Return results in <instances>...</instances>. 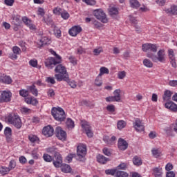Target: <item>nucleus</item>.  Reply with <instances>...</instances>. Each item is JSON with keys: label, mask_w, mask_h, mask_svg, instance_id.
<instances>
[{"label": "nucleus", "mask_w": 177, "mask_h": 177, "mask_svg": "<svg viewBox=\"0 0 177 177\" xmlns=\"http://www.w3.org/2000/svg\"><path fill=\"white\" fill-rule=\"evenodd\" d=\"M55 72L58 73L55 74V77L57 81H68V74H67V69L62 64H58L55 68Z\"/></svg>", "instance_id": "nucleus-1"}, {"label": "nucleus", "mask_w": 177, "mask_h": 177, "mask_svg": "<svg viewBox=\"0 0 177 177\" xmlns=\"http://www.w3.org/2000/svg\"><path fill=\"white\" fill-rule=\"evenodd\" d=\"M55 57H48L45 60L44 64L48 70H52L57 64L62 63V57L56 54Z\"/></svg>", "instance_id": "nucleus-2"}, {"label": "nucleus", "mask_w": 177, "mask_h": 177, "mask_svg": "<svg viewBox=\"0 0 177 177\" xmlns=\"http://www.w3.org/2000/svg\"><path fill=\"white\" fill-rule=\"evenodd\" d=\"M51 114L53 117L56 120V121H59L62 122V121H64L66 120V113L63 109L58 108H53L51 110Z\"/></svg>", "instance_id": "nucleus-3"}, {"label": "nucleus", "mask_w": 177, "mask_h": 177, "mask_svg": "<svg viewBox=\"0 0 177 177\" xmlns=\"http://www.w3.org/2000/svg\"><path fill=\"white\" fill-rule=\"evenodd\" d=\"M147 57L151 59L155 63L159 62L160 63H164L165 62V50L160 49L157 53V55H154L153 53H147Z\"/></svg>", "instance_id": "nucleus-4"}, {"label": "nucleus", "mask_w": 177, "mask_h": 177, "mask_svg": "<svg viewBox=\"0 0 177 177\" xmlns=\"http://www.w3.org/2000/svg\"><path fill=\"white\" fill-rule=\"evenodd\" d=\"M8 122L15 127L17 129H20L21 128V120L19 115L15 114H10L8 117L6 118Z\"/></svg>", "instance_id": "nucleus-5"}, {"label": "nucleus", "mask_w": 177, "mask_h": 177, "mask_svg": "<svg viewBox=\"0 0 177 177\" xmlns=\"http://www.w3.org/2000/svg\"><path fill=\"white\" fill-rule=\"evenodd\" d=\"M93 15L96 19L100 20L102 23H107L109 21L106 13H104V11L102 9H96L93 10Z\"/></svg>", "instance_id": "nucleus-6"}, {"label": "nucleus", "mask_w": 177, "mask_h": 177, "mask_svg": "<svg viewBox=\"0 0 177 177\" xmlns=\"http://www.w3.org/2000/svg\"><path fill=\"white\" fill-rule=\"evenodd\" d=\"M114 96L106 97V102H121V90L116 89L113 92Z\"/></svg>", "instance_id": "nucleus-7"}, {"label": "nucleus", "mask_w": 177, "mask_h": 177, "mask_svg": "<svg viewBox=\"0 0 177 177\" xmlns=\"http://www.w3.org/2000/svg\"><path fill=\"white\" fill-rule=\"evenodd\" d=\"M12 100V92L4 91L0 97V103H8Z\"/></svg>", "instance_id": "nucleus-8"}, {"label": "nucleus", "mask_w": 177, "mask_h": 177, "mask_svg": "<svg viewBox=\"0 0 177 177\" xmlns=\"http://www.w3.org/2000/svg\"><path fill=\"white\" fill-rule=\"evenodd\" d=\"M53 165L55 168H59L63 165V158L59 153H55L54 155Z\"/></svg>", "instance_id": "nucleus-9"}, {"label": "nucleus", "mask_w": 177, "mask_h": 177, "mask_svg": "<svg viewBox=\"0 0 177 177\" xmlns=\"http://www.w3.org/2000/svg\"><path fill=\"white\" fill-rule=\"evenodd\" d=\"M77 154L79 156V158H84V157L86 156V145H78L77 148Z\"/></svg>", "instance_id": "nucleus-10"}, {"label": "nucleus", "mask_w": 177, "mask_h": 177, "mask_svg": "<svg viewBox=\"0 0 177 177\" xmlns=\"http://www.w3.org/2000/svg\"><path fill=\"white\" fill-rule=\"evenodd\" d=\"M56 136L59 140H66L67 138V133L62 129V127H57L55 129Z\"/></svg>", "instance_id": "nucleus-11"}, {"label": "nucleus", "mask_w": 177, "mask_h": 177, "mask_svg": "<svg viewBox=\"0 0 177 177\" xmlns=\"http://www.w3.org/2000/svg\"><path fill=\"white\" fill-rule=\"evenodd\" d=\"M143 52H157V45L153 44H145L142 46Z\"/></svg>", "instance_id": "nucleus-12"}, {"label": "nucleus", "mask_w": 177, "mask_h": 177, "mask_svg": "<svg viewBox=\"0 0 177 177\" xmlns=\"http://www.w3.org/2000/svg\"><path fill=\"white\" fill-rule=\"evenodd\" d=\"M82 31V28L80 26H73L68 31L69 35L71 37H77L80 32Z\"/></svg>", "instance_id": "nucleus-13"}, {"label": "nucleus", "mask_w": 177, "mask_h": 177, "mask_svg": "<svg viewBox=\"0 0 177 177\" xmlns=\"http://www.w3.org/2000/svg\"><path fill=\"white\" fill-rule=\"evenodd\" d=\"M53 132H55V130L53 129V127L50 125L45 127L42 130L43 135L46 136V138H50V136H53Z\"/></svg>", "instance_id": "nucleus-14"}, {"label": "nucleus", "mask_w": 177, "mask_h": 177, "mask_svg": "<svg viewBox=\"0 0 177 177\" xmlns=\"http://www.w3.org/2000/svg\"><path fill=\"white\" fill-rule=\"evenodd\" d=\"M133 127L137 132H143V131H145V126L142 124V121H140V119H136L135 120Z\"/></svg>", "instance_id": "nucleus-15"}, {"label": "nucleus", "mask_w": 177, "mask_h": 177, "mask_svg": "<svg viewBox=\"0 0 177 177\" xmlns=\"http://www.w3.org/2000/svg\"><path fill=\"white\" fill-rule=\"evenodd\" d=\"M118 147L119 150L124 151L128 149V142L125 140L120 138L118 140Z\"/></svg>", "instance_id": "nucleus-16"}, {"label": "nucleus", "mask_w": 177, "mask_h": 177, "mask_svg": "<svg viewBox=\"0 0 177 177\" xmlns=\"http://www.w3.org/2000/svg\"><path fill=\"white\" fill-rule=\"evenodd\" d=\"M80 124L83 132H85L86 135L89 136V122L85 120H82Z\"/></svg>", "instance_id": "nucleus-17"}, {"label": "nucleus", "mask_w": 177, "mask_h": 177, "mask_svg": "<svg viewBox=\"0 0 177 177\" xmlns=\"http://www.w3.org/2000/svg\"><path fill=\"white\" fill-rule=\"evenodd\" d=\"M108 12L109 16H111L112 19H117V17H118V8L115 7H109Z\"/></svg>", "instance_id": "nucleus-18"}, {"label": "nucleus", "mask_w": 177, "mask_h": 177, "mask_svg": "<svg viewBox=\"0 0 177 177\" xmlns=\"http://www.w3.org/2000/svg\"><path fill=\"white\" fill-rule=\"evenodd\" d=\"M97 161L100 164L104 165V164H107L108 161H110V159L108 158H106L102 154H99L98 156H97Z\"/></svg>", "instance_id": "nucleus-19"}, {"label": "nucleus", "mask_w": 177, "mask_h": 177, "mask_svg": "<svg viewBox=\"0 0 177 177\" xmlns=\"http://www.w3.org/2000/svg\"><path fill=\"white\" fill-rule=\"evenodd\" d=\"M4 135L8 140V142H10L11 138H12V129L10 127H6L4 130Z\"/></svg>", "instance_id": "nucleus-20"}, {"label": "nucleus", "mask_w": 177, "mask_h": 177, "mask_svg": "<svg viewBox=\"0 0 177 177\" xmlns=\"http://www.w3.org/2000/svg\"><path fill=\"white\" fill-rule=\"evenodd\" d=\"M130 21H131V23L133 24H134V27L136 28V31H137V32H139V31H140V26H139L138 24V20H136V18L130 16Z\"/></svg>", "instance_id": "nucleus-21"}, {"label": "nucleus", "mask_w": 177, "mask_h": 177, "mask_svg": "<svg viewBox=\"0 0 177 177\" xmlns=\"http://www.w3.org/2000/svg\"><path fill=\"white\" fill-rule=\"evenodd\" d=\"M165 12L170 15H177V6H171V8L165 9Z\"/></svg>", "instance_id": "nucleus-22"}, {"label": "nucleus", "mask_w": 177, "mask_h": 177, "mask_svg": "<svg viewBox=\"0 0 177 177\" xmlns=\"http://www.w3.org/2000/svg\"><path fill=\"white\" fill-rule=\"evenodd\" d=\"M61 167V171L65 174H68L71 172V167L68 165H62Z\"/></svg>", "instance_id": "nucleus-23"}, {"label": "nucleus", "mask_w": 177, "mask_h": 177, "mask_svg": "<svg viewBox=\"0 0 177 177\" xmlns=\"http://www.w3.org/2000/svg\"><path fill=\"white\" fill-rule=\"evenodd\" d=\"M171 96H172V92L169 90H166L164 93L162 99L163 100L168 101L169 99H171Z\"/></svg>", "instance_id": "nucleus-24"}, {"label": "nucleus", "mask_w": 177, "mask_h": 177, "mask_svg": "<svg viewBox=\"0 0 177 177\" xmlns=\"http://www.w3.org/2000/svg\"><path fill=\"white\" fill-rule=\"evenodd\" d=\"M153 175L155 177H162V171L161 168L155 167L153 169Z\"/></svg>", "instance_id": "nucleus-25"}, {"label": "nucleus", "mask_w": 177, "mask_h": 177, "mask_svg": "<svg viewBox=\"0 0 177 177\" xmlns=\"http://www.w3.org/2000/svg\"><path fill=\"white\" fill-rule=\"evenodd\" d=\"M28 89L34 96H38V89L35 88V85L32 84L28 87Z\"/></svg>", "instance_id": "nucleus-26"}, {"label": "nucleus", "mask_w": 177, "mask_h": 177, "mask_svg": "<svg viewBox=\"0 0 177 177\" xmlns=\"http://www.w3.org/2000/svg\"><path fill=\"white\" fill-rule=\"evenodd\" d=\"M133 163L134 164V165H137L138 167H139V165H142V159L140 157L135 156L133 158Z\"/></svg>", "instance_id": "nucleus-27"}, {"label": "nucleus", "mask_w": 177, "mask_h": 177, "mask_svg": "<svg viewBox=\"0 0 177 177\" xmlns=\"http://www.w3.org/2000/svg\"><path fill=\"white\" fill-rule=\"evenodd\" d=\"M20 19L15 15L12 16V24L16 26L17 27L20 26Z\"/></svg>", "instance_id": "nucleus-28"}, {"label": "nucleus", "mask_w": 177, "mask_h": 177, "mask_svg": "<svg viewBox=\"0 0 177 177\" xmlns=\"http://www.w3.org/2000/svg\"><path fill=\"white\" fill-rule=\"evenodd\" d=\"M40 42L41 44V46L44 45H49L50 44V40L49 39V38L44 37H41V39H40Z\"/></svg>", "instance_id": "nucleus-29"}, {"label": "nucleus", "mask_w": 177, "mask_h": 177, "mask_svg": "<svg viewBox=\"0 0 177 177\" xmlns=\"http://www.w3.org/2000/svg\"><path fill=\"white\" fill-rule=\"evenodd\" d=\"M109 73H110V71H109V68L104 66H102L100 68V74L98 75L99 77H102L103 74H109Z\"/></svg>", "instance_id": "nucleus-30"}, {"label": "nucleus", "mask_w": 177, "mask_h": 177, "mask_svg": "<svg viewBox=\"0 0 177 177\" xmlns=\"http://www.w3.org/2000/svg\"><path fill=\"white\" fill-rule=\"evenodd\" d=\"M129 174H128V173L125 171H116L115 177H129Z\"/></svg>", "instance_id": "nucleus-31"}, {"label": "nucleus", "mask_w": 177, "mask_h": 177, "mask_svg": "<svg viewBox=\"0 0 177 177\" xmlns=\"http://www.w3.org/2000/svg\"><path fill=\"white\" fill-rule=\"evenodd\" d=\"M66 127L68 128V129H73V128L75 127L74 121H73V120L71 118H68L66 121Z\"/></svg>", "instance_id": "nucleus-32"}, {"label": "nucleus", "mask_w": 177, "mask_h": 177, "mask_svg": "<svg viewBox=\"0 0 177 177\" xmlns=\"http://www.w3.org/2000/svg\"><path fill=\"white\" fill-rule=\"evenodd\" d=\"M1 81L2 82H3L4 84H12V78L10 76H4L3 77H1Z\"/></svg>", "instance_id": "nucleus-33"}, {"label": "nucleus", "mask_w": 177, "mask_h": 177, "mask_svg": "<svg viewBox=\"0 0 177 177\" xmlns=\"http://www.w3.org/2000/svg\"><path fill=\"white\" fill-rule=\"evenodd\" d=\"M130 6L135 8H139V6H140V3L138 0H130Z\"/></svg>", "instance_id": "nucleus-34"}, {"label": "nucleus", "mask_w": 177, "mask_h": 177, "mask_svg": "<svg viewBox=\"0 0 177 177\" xmlns=\"http://www.w3.org/2000/svg\"><path fill=\"white\" fill-rule=\"evenodd\" d=\"M143 64L145 66V67H148L149 68L153 67V62H151V61H150L149 59H145L143 60Z\"/></svg>", "instance_id": "nucleus-35"}, {"label": "nucleus", "mask_w": 177, "mask_h": 177, "mask_svg": "<svg viewBox=\"0 0 177 177\" xmlns=\"http://www.w3.org/2000/svg\"><path fill=\"white\" fill-rule=\"evenodd\" d=\"M9 172H10V167H1L0 169V174H1V175H6L9 174Z\"/></svg>", "instance_id": "nucleus-36"}, {"label": "nucleus", "mask_w": 177, "mask_h": 177, "mask_svg": "<svg viewBox=\"0 0 177 177\" xmlns=\"http://www.w3.org/2000/svg\"><path fill=\"white\" fill-rule=\"evenodd\" d=\"M101 53H103V48L99 47L93 50L94 56H99Z\"/></svg>", "instance_id": "nucleus-37"}, {"label": "nucleus", "mask_w": 177, "mask_h": 177, "mask_svg": "<svg viewBox=\"0 0 177 177\" xmlns=\"http://www.w3.org/2000/svg\"><path fill=\"white\" fill-rule=\"evenodd\" d=\"M43 158L44 161H46V162H51V161L53 160V158H52V156H50L48 153H44L43 156Z\"/></svg>", "instance_id": "nucleus-38"}, {"label": "nucleus", "mask_w": 177, "mask_h": 177, "mask_svg": "<svg viewBox=\"0 0 177 177\" xmlns=\"http://www.w3.org/2000/svg\"><path fill=\"white\" fill-rule=\"evenodd\" d=\"M28 139L31 143H35V142H38L39 140V138L37 137V136L34 135H30L28 136Z\"/></svg>", "instance_id": "nucleus-39"}, {"label": "nucleus", "mask_w": 177, "mask_h": 177, "mask_svg": "<svg viewBox=\"0 0 177 177\" xmlns=\"http://www.w3.org/2000/svg\"><path fill=\"white\" fill-rule=\"evenodd\" d=\"M126 126H127V122H125V121L119 120L118 122V129H119L120 130L123 129V128Z\"/></svg>", "instance_id": "nucleus-40"}, {"label": "nucleus", "mask_w": 177, "mask_h": 177, "mask_svg": "<svg viewBox=\"0 0 177 177\" xmlns=\"http://www.w3.org/2000/svg\"><path fill=\"white\" fill-rule=\"evenodd\" d=\"M105 174L106 175L114 176L117 174V169H106V170H105Z\"/></svg>", "instance_id": "nucleus-41"}, {"label": "nucleus", "mask_w": 177, "mask_h": 177, "mask_svg": "<svg viewBox=\"0 0 177 177\" xmlns=\"http://www.w3.org/2000/svg\"><path fill=\"white\" fill-rule=\"evenodd\" d=\"M102 76H98L96 77L95 80V84L97 86H102Z\"/></svg>", "instance_id": "nucleus-42"}, {"label": "nucleus", "mask_w": 177, "mask_h": 177, "mask_svg": "<svg viewBox=\"0 0 177 177\" xmlns=\"http://www.w3.org/2000/svg\"><path fill=\"white\" fill-rule=\"evenodd\" d=\"M125 77H127V72H125V71L118 72V78H119V80H124Z\"/></svg>", "instance_id": "nucleus-43"}, {"label": "nucleus", "mask_w": 177, "mask_h": 177, "mask_svg": "<svg viewBox=\"0 0 177 177\" xmlns=\"http://www.w3.org/2000/svg\"><path fill=\"white\" fill-rule=\"evenodd\" d=\"M61 17L64 19V20H68L70 17V14L67 12V11H63L61 12Z\"/></svg>", "instance_id": "nucleus-44"}, {"label": "nucleus", "mask_w": 177, "mask_h": 177, "mask_svg": "<svg viewBox=\"0 0 177 177\" xmlns=\"http://www.w3.org/2000/svg\"><path fill=\"white\" fill-rule=\"evenodd\" d=\"M19 95L20 96H22V97H27V96H28V91L26 89L20 90Z\"/></svg>", "instance_id": "nucleus-45"}, {"label": "nucleus", "mask_w": 177, "mask_h": 177, "mask_svg": "<svg viewBox=\"0 0 177 177\" xmlns=\"http://www.w3.org/2000/svg\"><path fill=\"white\" fill-rule=\"evenodd\" d=\"M70 77H68V80L66 81L68 82V85L71 86V88H77V83H75V81L71 80L70 81Z\"/></svg>", "instance_id": "nucleus-46"}, {"label": "nucleus", "mask_w": 177, "mask_h": 177, "mask_svg": "<svg viewBox=\"0 0 177 177\" xmlns=\"http://www.w3.org/2000/svg\"><path fill=\"white\" fill-rule=\"evenodd\" d=\"M106 110L109 113H114V111H115V106L113 104L108 105L106 106Z\"/></svg>", "instance_id": "nucleus-47"}, {"label": "nucleus", "mask_w": 177, "mask_h": 177, "mask_svg": "<svg viewBox=\"0 0 177 177\" xmlns=\"http://www.w3.org/2000/svg\"><path fill=\"white\" fill-rule=\"evenodd\" d=\"M37 15L39 16H41V17H44V16H45V10L39 7L37 10Z\"/></svg>", "instance_id": "nucleus-48"}, {"label": "nucleus", "mask_w": 177, "mask_h": 177, "mask_svg": "<svg viewBox=\"0 0 177 177\" xmlns=\"http://www.w3.org/2000/svg\"><path fill=\"white\" fill-rule=\"evenodd\" d=\"M103 153L105 156H107L108 157H110L111 156V151H110V149H109L107 147H105L102 149Z\"/></svg>", "instance_id": "nucleus-49"}, {"label": "nucleus", "mask_w": 177, "mask_h": 177, "mask_svg": "<svg viewBox=\"0 0 177 177\" xmlns=\"http://www.w3.org/2000/svg\"><path fill=\"white\" fill-rule=\"evenodd\" d=\"M53 14L54 15H57L58 16H60V15H62V8H55L53 9Z\"/></svg>", "instance_id": "nucleus-50"}, {"label": "nucleus", "mask_w": 177, "mask_h": 177, "mask_svg": "<svg viewBox=\"0 0 177 177\" xmlns=\"http://www.w3.org/2000/svg\"><path fill=\"white\" fill-rule=\"evenodd\" d=\"M74 157H75V153H70L66 156V160L68 161V162H71Z\"/></svg>", "instance_id": "nucleus-51"}, {"label": "nucleus", "mask_w": 177, "mask_h": 177, "mask_svg": "<svg viewBox=\"0 0 177 177\" xmlns=\"http://www.w3.org/2000/svg\"><path fill=\"white\" fill-rule=\"evenodd\" d=\"M56 150L57 149L55 147H51L46 149L47 153H54V154H56V153H58V152H56Z\"/></svg>", "instance_id": "nucleus-52"}, {"label": "nucleus", "mask_w": 177, "mask_h": 177, "mask_svg": "<svg viewBox=\"0 0 177 177\" xmlns=\"http://www.w3.org/2000/svg\"><path fill=\"white\" fill-rule=\"evenodd\" d=\"M21 51V50L20 49V48L17 46H14L12 48V52L15 55H19Z\"/></svg>", "instance_id": "nucleus-53"}, {"label": "nucleus", "mask_w": 177, "mask_h": 177, "mask_svg": "<svg viewBox=\"0 0 177 177\" xmlns=\"http://www.w3.org/2000/svg\"><path fill=\"white\" fill-rule=\"evenodd\" d=\"M9 168L10 169H13L14 168H16V160H10L9 163Z\"/></svg>", "instance_id": "nucleus-54"}, {"label": "nucleus", "mask_w": 177, "mask_h": 177, "mask_svg": "<svg viewBox=\"0 0 177 177\" xmlns=\"http://www.w3.org/2000/svg\"><path fill=\"white\" fill-rule=\"evenodd\" d=\"M46 82L48 84H52V85H54V84H56V81L55 80V78L48 77L46 80Z\"/></svg>", "instance_id": "nucleus-55"}, {"label": "nucleus", "mask_w": 177, "mask_h": 177, "mask_svg": "<svg viewBox=\"0 0 177 177\" xmlns=\"http://www.w3.org/2000/svg\"><path fill=\"white\" fill-rule=\"evenodd\" d=\"M165 169L166 171H172V169H174V165H172V163L171 162L167 163L165 166Z\"/></svg>", "instance_id": "nucleus-56"}, {"label": "nucleus", "mask_w": 177, "mask_h": 177, "mask_svg": "<svg viewBox=\"0 0 177 177\" xmlns=\"http://www.w3.org/2000/svg\"><path fill=\"white\" fill-rule=\"evenodd\" d=\"M69 61L73 66H76L77 64V59H75V57L74 56H71L69 57Z\"/></svg>", "instance_id": "nucleus-57"}, {"label": "nucleus", "mask_w": 177, "mask_h": 177, "mask_svg": "<svg viewBox=\"0 0 177 177\" xmlns=\"http://www.w3.org/2000/svg\"><path fill=\"white\" fill-rule=\"evenodd\" d=\"M29 64H30V66H31L32 67H37V66H38V61L34 60V59H31V60L29 62Z\"/></svg>", "instance_id": "nucleus-58"}, {"label": "nucleus", "mask_w": 177, "mask_h": 177, "mask_svg": "<svg viewBox=\"0 0 177 177\" xmlns=\"http://www.w3.org/2000/svg\"><path fill=\"white\" fill-rule=\"evenodd\" d=\"M4 3L7 6H13V3H15V0H4Z\"/></svg>", "instance_id": "nucleus-59"}, {"label": "nucleus", "mask_w": 177, "mask_h": 177, "mask_svg": "<svg viewBox=\"0 0 177 177\" xmlns=\"http://www.w3.org/2000/svg\"><path fill=\"white\" fill-rule=\"evenodd\" d=\"M169 59H175V53H174V50H169Z\"/></svg>", "instance_id": "nucleus-60"}, {"label": "nucleus", "mask_w": 177, "mask_h": 177, "mask_svg": "<svg viewBox=\"0 0 177 177\" xmlns=\"http://www.w3.org/2000/svg\"><path fill=\"white\" fill-rule=\"evenodd\" d=\"M175 176H176V174L174 171H168L166 174V177H175Z\"/></svg>", "instance_id": "nucleus-61"}, {"label": "nucleus", "mask_w": 177, "mask_h": 177, "mask_svg": "<svg viewBox=\"0 0 177 177\" xmlns=\"http://www.w3.org/2000/svg\"><path fill=\"white\" fill-rule=\"evenodd\" d=\"M151 151L153 156L155 157H160V151H158V149H153Z\"/></svg>", "instance_id": "nucleus-62"}, {"label": "nucleus", "mask_w": 177, "mask_h": 177, "mask_svg": "<svg viewBox=\"0 0 177 177\" xmlns=\"http://www.w3.org/2000/svg\"><path fill=\"white\" fill-rule=\"evenodd\" d=\"M118 169H127V164L121 163L118 166Z\"/></svg>", "instance_id": "nucleus-63"}, {"label": "nucleus", "mask_w": 177, "mask_h": 177, "mask_svg": "<svg viewBox=\"0 0 177 177\" xmlns=\"http://www.w3.org/2000/svg\"><path fill=\"white\" fill-rule=\"evenodd\" d=\"M170 86H177V80H171L169 82Z\"/></svg>", "instance_id": "nucleus-64"}]
</instances>
